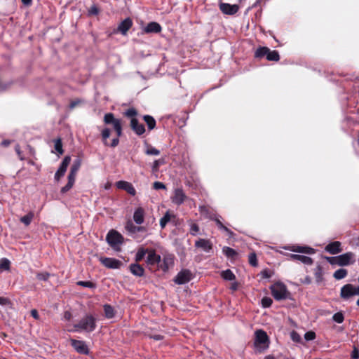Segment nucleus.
<instances>
[{"instance_id":"obj_24","label":"nucleus","mask_w":359,"mask_h":359,"mask_svg":"<svg viewBox=\"0 0 359 359\" xmlns=\"http://www.w3.org/2000/svg\"><path fill=\"white\" fill-rule=\"evenodd\" d=\"M325 250L332 255L337 254L341 251V243L339 241H334L330 243L325 247Z\"/></svg>"},{"instance_id":"obj_43","label":"nucleus","mask_w":359,"mask_h":359,"mask_svg":"<svg viewBox=\"0 0 359 359\" xmlns=\"http://www.w3.org/2000/svg\"><path fill=\"white\" fill-rule=\"evenodd\" d=\"M54 147L55 151L58 152L60 154H62L63 153L62 144L60 139H57L55 140Z\"/></svg>"},{"instance_id":"obj_35","label":"nucleus","mask_w":359,"mask_h":359,"mask_svg":"<svg viewBox=\"0 0 359 359\" xmlns=\"http://www.w3.org/2000/svg\"><path fill=\"white\" fill-rule=\"evenodd\" d=\"M347 275V271L344 269H339L334 273V278L337 280H341L345 278Z\"/></svg>"},{"instance_id":"obj_20","label":"nucleus","mask_w":359,"mask_h":359,"mask_svg":"<svg viewBox=\"0 0 359 359\" xmlns=\"http://www.w3.org/2000/svg\"><path fill=\"white\" fill-rule=\"evenodd\" d=\"M130 127H131L132 130L137 135H141L145 132L144 126L142 123H140L138 120L135 118H131Z\"/></svg>"},{"instance_id":"obj_3","label":"nucleus","mask_w":359,"mask_h":359,"mask_svg":"<svg viewBox=\"0 0 359 359\" xmlns=\"http://www.w3.org/2000/svg\"><path fill=\"white\" fill-rule=\"evenodd\" d=\"M354 258L355 255L353 252H346L335 257H329L327 259L332 264L347 266L355 262Z\"/></svg>"},{"instance_id":"obj_59","label":"nucleus","mask_w":359,"mask_h":359,"mask_svg":"<svg viewBox=\"0 0 359 359\" xmlns=\"http://www.w3.org/2000/svg\"><path fill=\"white\" fill-rule=\"evenodd\" d=\"M119 137H116V138H114L111 141V143L110 144V147H116L119 143Z\"/></svg>"},{"instance_id":"obj_19","label":"nucleus","mask_w":359,"mask_h":359,"mask_svg":"<svg viewBox=\"0 0 359 359\" xmlns=\"http://www.w3.org/2000/svg\"><path fill=\"white\" fill-rule=\"evenodd\" d=\"M285 249L294 252L305 254H313L315 252L314 249L307 246L292 245L287 248H285Z\"/></svg>"},{"instance_id":"obj_23","label":"nucleus","mask_w":359,"mask_h":359,"mask_svg":"<svg viewBox=\"0 0 359 359\" xmlns=\"http://www.w3.org/2000/svg\"><path fill=\"white\" fill-rule=\"evenodd\" d=\"M161 26L156 22H151L143 29L145 33H159L161 31Z\"/></svg>"},{"instance_id":"obj_55","label":"nucleus","mask_w":359,"mask_h":359,"mask_svg":"<svg viewBox=\"0 0 359 359\" xmlns=\"http://www.w3.org/2000/svg\"><path fill=\"white\" fill-rule=\"evenodd\" d=\"M351 357L353 359H358L359 358V349L354 346L353 350L351 353Z\"/></svg>"},{"instance_id":"obj_54","label":"nucleus","mask_w":359,"mask_h":359,"mask_svg":"<svg viewBox=\"0 0 359 359\" xmlns=\"http://www.w3.org/2000/svg\"><path fill=\"white\" fill-rule=\"evenodd\" d=\"M76 173L69 172L68 175V182L74 185L75 182Z\"/></svg>"},{"instance_id":"obj_48","label":"nucleus","mask_w":359,"mask_h":359,"mask_svg":"<svg viewBox=\"0 0 359 359\" xmlns=\"http://www.w3.org/2000/svg\"><path fill=\"white\" fill-rule=\"evenodd\" d=\"M124 114L127 117H130L131 118H135L134 116H135L137 114V111L134 108H130V109H128V110L126 111Z\"/></svg>"},{"instance_id":"obj_14","label":"nucleus","mask_w":359,"mask_h":359,"mask_svg":"<svg viewBox=\"0 0 359 359\" xmlns=\"http://www.w3.org/2000/svg\"><path fill=\"white\" fill-rule=\"evenodd\" d=\"M100 260L104 266L109 269H119L122 265V262L115 258L101 257Z\"/></svg>"},{"instance_id":"obj_42","label":"nucleus","mask_w":359,"mask_h":359,"mask_svg":"<svg viewBox=\"0 0 359 359\" xmlns=\"http://www.w3.org/2000/svg\"><path fill=\"white\" fill-rule=\"evenodd\" d=\"M109 136H110V129L108 128H104L102 131V137L104 144L105 145H107V140L109 137Z\"/></svg>"},{"instance_id":"obj_32","label":"nucleus","mask_w":359,"mask_h":359,"mask_svg":"<svg viewBox=\"0 0 359 359\" xmlns=\"http://www.w3.org/2000/svg\"><path fill=\"white\" fill-rule=\"evenodd\" d=\"M34 216V213L32 212H29L28 214L20 218V222L23 223L25 225L28 226L32 222Z\"/></svg>"},{"instance_id":"obj_36","label":"nucleus","mask_w":359,"mask_h":359,"mask_svg":"<svg viewBox=\"0 0 359 359\" xmlns=\"http://www.w3.org/2000/svg\"><path fill=\"white\" fill-rule=\"evenodd\" d=\"M269 48L267 47H260L255 52V57H262L267 55Z\"/></svg>"},{"instance_id":"obj_49","label":"nucleus","mask_w":359,"mask_h":359,"mask_svg":"<svg viewBox=\"0 0 359 359\" xmlns=\"http://www.w3.org/2000/svg\"><path fill=\"white\" fill-rule=\"evenodd\" d=\"M249 263L252 266H256L257 265V256L255 253H250L249 255Z\"/></svg>"},{"instance_id":"obj_64","label":"nucleus","mask_w":359,"mask_h":359,"mask_svg":"<svg viewBox=\"0 0 359 359\" xmlns=\"http://www.w3.org/2000/svg\"><path fill=\"white\" fill-rule=\"evenodd\" d=\"M64 318L67 320H70L72 318L71 313L69 311H65L64 314Z\"/></svg>"},{"instance_id":"obj_17","label":"nucleus","mask_w":359,"mask_h":359,"mask_svg":"<svg viewBox=\"0 0 359 359\" xmlns=\"http://www.w3.org/2000/svg\"><path fill=\"white\" fill-rule=\"evenodd\" d=\"M195 246L201 248L205 252L209 253L212 250V244L209 240L199 238L195 242Z\"/></svg>"},{"instance_id":"obj_63","label":"nucleus","mask_w":359,"mask_h":359,"mask_svg":"<svg viewBox=\"0 0 359 359\" xmlns=\"http://www.w3.org/2000/svg\"><path fill=\"white\" fill-rule=\"evenodd\" d=\"M9 303V300L5 297H0V305H7Z\"/></svg>"},{"instance_id":"obj_1","label":"nucleus","mask_w":359,"mask_h":359,"mask_svg":"<svg viewBox=\"0 0 359 359\" xmlns=\"http://www.w3.org/2000/svg\"><path fill=\"white\" fill-rule=\"evenodd\" d=\"M76 331L91 332L96 328V318L92 315H86L79 322L74 325Z\"/></svg>"},{"instance_id":"obj_12","label":"nucleus","mask_w":359,"mask_h":359,"mask_svg":"<svg viewBox=\"0 0 359 359\" xmlns=\"http://www.w3.org/2000/svg\"><path fill=\"white\" fill-rule=\"evenodd\" d=\"M126 230L129 233L133 238H137L136 234L138 232H146L147 229L144 226H138L135 225L131 221L126 222L125 225Z\"/></svg>"},{"instance_id":"obj_26","label":"nucleus","mask_w":359,"mask_h":359,"mask_svg":"<svg viewBox=\"0 0 359 359\" xmlns=\"http://www.w3.org/2000/svg\"><path fill=\"white\" fill-rule=\"evenodd\" d=\"M290 257L292 260H297L300 261L304 264L306 265H311L313 264V260L311 257L305 256V255H300L297 254H291L290 255Z\"/></svg>"},{"instance_id":"obj_53","label":"nucleus","mask_w":359,"mask_h":359,"mask_svg":"<svg viewBox=\"0 0 359 359\" xmlns=\"http://www.w3.org/2000/svg\"><path fill=\"white\" fill-rule=\"evenodd\" d=\"M316 337V334L313 332H308L305 334L304 338L307 341H311L314 339Z\"/></svg>"},{"instance_id":"obj_28","label":"nucleus","mask_w":359,"mask_h":359,"mask_svg":"<svg viewBox=\"0 0 359 359\" xmlns=\"http://www.w3.org/2000/svg\"><path fill=\"white\" fill-rule=\"evenodd\" d=\"M174 215H171L169 211H167L164 216L160 219V226L161 229H164L166 224L171 221L172 218H175Z\"/></svg>"},{"instance_id":"obj_29","label":"nucleus","mask_w":359,"mask_h":359,"mask_svg":"<svg viewBox=\"0 0 359 359\" xmlns=\"http://www.w3.org/2000/svg\"><path fill=\"white\" fill-rule=\"evenodd\" d=\"M104 316L107 318L110 319L115 316L116 311L109 304L104 305Z\"/></svg>"},{"instance_id":"obj_39","label":"nucleus","mask_w":359,"mask_h":359,"mask_svg":"<svg viewBox=\"0 0 359 359\" xmlns=\"http://www.w3.org/2000/svg\"><path fill=\"white\" fill-rule=\"evenodd\" d=\"M314 274L317 282H320L323 280V269L320 265L316 267Z\"/></svg>"},{"instance_id":"obj_11","label":"nucleus","mask_w":359,"mask_h":359,"mask_svg":"<svg viewBox=\"0 0 359 359\" xmlns=\"http://www.w3.org/2000/svg\"><path fill=\"white\" fill-rule=\"evenodd\" d=\"M71 161V157L69 156H67L62 160L58 170L55 174V180L58 182L62 177H63L67 171V168Z\"/></svg>"},{"instance_id":"obj_60","label":"nucleus","mask_w":359,"mask_h":359,"mask_svg":"<svg viewBox=\"0 0 359 359\" xmlns=\"http://www.w3.org/2000/svg\"><path fill=\"white\" fill-rule=\"evenodd\" d=\"M98 12L99 11L95 6H93L89 10V13L92 15H97L98 14Z\"/></svg>"},{"instance_id":"obj_4","label":"nucleus","mask_w":359,"mask_h":359,"mask_svg":"<svg viewBox=\"0 0 359 359\" xmlns=\"http://www.w3.org/2000/svg\"><path fill=\"white\" fill-rule=\"evenodd\" d=\"M108 244L115 250H120V245L123 243V237L118 231L111 230L106 236Z\"/></svg>"},{"instance_id":"obj_7","label":"nucleus","mask_w":359,"mask_h":359,"mask_svg":"<svg viewBox=\"0 0 359 359\" xmlns=\"http://www.w3.org/2000/svg\"><path fill=\"white\" fill-rule=\"evenodd\" d=\"M255 344L257 347L268 348L269 337L264 330H259L255 332Z\"/></svg>"},{"instance_id":"obj_33","label":"nucleus","mask_w":359,"mask_h":359,"mask_svg":"<svg viewBox=\"0 0 359 359\" xmlns=\"http://www.w3.org/2000/svg\"><path fill=\"white\" fill-rule=\"evenodd\" d=\"M266 59L269 61H278L279 59H280V56H279V54H278V51H276V50H271L269 49V53H267V55H266Z\"/></svg>"},{"instance_id":"obj_52","label":"nucleus","mask_w":359,"mask_h":359,"mask_svg":"<svg viewBox=\"0 0 359 359\" xmlns=\"http://www.w3.org/2000/svg\"><path fill=\"white\" fill-rule=\"evenodd\" d=\"M198 231H199V227L197 224H192L191 225V229H190L191 234H192L193 236H196Z\"/></svg>"},{"instance_id":"obj_25","label":"nucleus","mask_w":359,"mask_h":359,"mask_svg":"<svg viewBox=\"0 0 359 359\" xmlns=\"http://www.w3.org/2000/svg\"><path fill=\"white\" fill-rule=\"evenodd\" d=\"M129 268H130V271L134 276H137V277H142L144 276V269L140 264H138L137 263L131 264L129 266Z\"/></svg>"},{"instance_id":"obj_27","label":"nucleus","mask_w":359,"mask_h":359,"mask_svg":"<svg viewBox=\"0 0 359 359\" xmlns=\"http://www.w3.org/2000/svg\"><path fill=\"white\" fill-rule=\"evenodd\" d=\"M220 218H221V216H215L212 219L216 222V224H217V226H218V228L219 229L224 231L229 236H232L233 235V232L229 228H227L226 226H224L222 224V222L220 220Z\"/></svg>"},{"instance_id":"obj_45","label":"nucleus","mask_w":359,"mask_h":359,"mask_svg":"<svg viewBox=\"0 0 359 359\" xmlns=\"http://www.w3.org/2000/svg\"><path fill=\"white\" fill-rule=\"evenodd\" d=\"M50 276V274L47 272H41V273H38L36 274V278L39 280H43V281L48 280Z\"/></svg>"},{"instance_id":"obj_51","label":"nucleus","mask_w":359,"mask_h":359,"mask_svg":"<svg viewBox=\"0 0 359 359\" xmlns=\"http://www.w3.org/2000/svg\"><path fill=\"white\" fill-rule=\"evenodd\" d=\"M153 188L156 190H158V189H165V185L161 182H155L154 184H153Z\"/></svg>"},{"instance_id":"obj_6","label":"nucleus","mask_w":359,"mask_h":359,"mask_svg":"<svg viewBox=\"0 0 359 359\" xmlns=\"http://www.w3.org/2000/svg\"><path fill=\"white\" fill-rule=\"evenodd\" d=\"M175 256L172 254L165 253L163 255V258L158 264V267L163 272H167L170 268L174 266Z\"/></svg>"},{"instance_id":"obj_8","label":"nucleus","mask_w":359,"mask_h":359,"mask_svg":"<svg viewBox=\"0 0 359 359\" xmlns=\"http://www.w3.org/2000/svg\"><path fill=\"white\" fill-rule=\"evenodd\" d=\"M353 295H359V286L355 287L351 284H346L341 287V298L347 299Z\"/></svg>"},{"instance_id":"obj_10","label":"nucleus","mask_w":359,"mask_h":359,"mask_svg":"<svg viewBox=\"0 0 359 359\" xmlns=\"http://www.w3.org/2000/svg\"><path fill=\"white\" fill-rule=\"evenodd\" d=\"M70 343L77 353L83 355H88L89 349L85 341L76 339H71Z\"/></svg>"},{"instance_id":"obj_2","label":"nucleus","mask_w":359,"mask_h":359,"mask_svg":"<svg viewBox=\"0 0 359 359\" xmlns=\"http://www.w3.org/2000/svg\"><path fill=\"white\" fill-rule=\"evenodd\" d=\"M271 294L276 300L280 301L286 299L290 296L286 285L281 283L277 282L270 287Z\"/></svg>"},{"instance_id":"obj_47","label":"nucleus","mask_w":359,"mask_h":359,"mask_svg":"<svg viewBox=\"0 0 359 359\" xmlns=\"http://www.w3.org/2000/svg\"><path fill=\"white\" fill-rule=\"evenodd\" d=\"M273 303L272 299L270 297H264L262 299V305L264 308H268L271 306Z\"/></svg>"},{"instance_id":"obj_30","label":"nucleus","mask_w":359,"mask_h":359,"mask_svg":"<svg viewBox=\"0 0 359 359\" xmlns=\"http://www.w3.org/2000/svg\"><path fill=\"white\" fill-rule=\"evenodd\" d=\"M143 119L146 122L149 130H151L155 128L156 121L151 116L144 115Z\"/></svg>"},{"instance_id":"obj_62","label":"nucleus","mask_w":359,"mask_h":359,"mask_svg":"<svg viewBox=\"0 0 359 359\" xmlns=\"http://www.w3.org/2000/svg\"><path fill=\"white\" fill-rule=\"evenodd\" d=\"M79 103H80V100H73L69 104V108L72 109L76 106H77Z\"/></svg>"},{"instance_id":"obj_61","label":"nucleus","mask_w":359,"mask_h":359,"mask_svg":"<svg viewBox=\"0 0 359 359\" xmlns=\"http://www.w3.org/2000/svg\"><path fill=\"white\" fill-rule=\"evenodd\" d=\"M31 316L36 320L39 319V315L36 309H32L31 311Z\"/></svg>"},{"instance_id":"obj_34","label":"nucleus","mask_w":359,"mask_h":359,"mask_svg":"<svg viewBox=\"0 0 359 359\" xmlns=\"http://www.w3.org/2000/svg\"><path fill=\"white\" fill-rule=\"evenodd\" d=\"M222 252L229 258H233L236 255V252L231 248L225 246L222 248Z\"/></svg>"},{"instance_id":"obj_15","label":"nucleus","mask_w":359,"mask_h":359,"mask_svg":"<svg viewBox=\"0 0 359 359\" xmlns=\"http://www.w3.org/2000/svg\"><path fill=\"white\" fill-rule=\"evenodd\" d=\"M116 187L118 189L126 191L130 195L135 196L136 194V190L133 184L126 181H118L116 183Z\"/></svg>"},{"instance_id":"obj_37","label":"nucleus","mask_w":359,"mask_h":359,"mask_svg":"<svg viewBox=\"0 0 359 359\" xmlns=\"http://www.w3.org/2000/svg\"><path fill=\"white\" fill-rule=\"evenodd\" d=\"M147 252L148 249H144L143 248H140L135 255V261H142Z\"/></svg>"},{"instance_id":"obj_58","label":"nucleus","mask_w":359,"mask_h":359,"mask_svg":"<svg viewBox=\"0 0 359 359\" xmlns=\"http://www.w3.org/2000/svg\"><path fill=\"white\" fill-rule=\"evenodd\" d=\"M15 150L20 160H24V156L22 155V152L20 151V147L18 144H16L15 147Z\"/></svg>"},{"instance_id":"obj_46","label":"nucleus","mask_w":359,"mask_h":359,"mask_svg":"<svg viewBox=\"0 0 359 359\" xmlns=\"http://www.w3.org/2000/svg\"><path fill=\"white\" fill-rule=\"evenodd\" d=\"M145 153L147 155L158 156L160 154V151L154 147H150L146 150Z\"/></svg>"},{"instance_id":"obj_38","label":"nucleus","mask_w":359,"mask_h":359,"mask_svg":"<svg viewBox=\"0 0 359 359\" xmlns=\"http://www.w3.org/2000/svg\"><path fill=\"white\" fill-rule=\"evenodd\" d=\"M81 159L79 158H76L72 165L71 166V168H70V172H74V173H77V172L79 171L80 167H81Z\"/></svg>"},{"instance_id":"obj_16","label":"nucleus","mask_w":359,"mask_h":359,"mask_svg":"<svg viewBox=\"0 0 359 359\" xmlns=\"http://www.w3.org/2000/svg\"><path fill=\"white\" fill-rule=\"evenodd\" d=\"M220 11L226 15H233L238 11V6L236 4H229L227 3H221L219 4Z\"/></svg>"},{"instance_id":"obj_31","label":"nucleus","mask_w":359,"mask_h":359,"mask_svg":"<svg viewBox=\"0 0 359 359\" xmlns=\"http://www.w3.org/2000/svg\"><path fill=\"white\" fill-rule=\"evenodd\" d=\"M221 276L226 280H233L236 279L235 275L230 269L222 271L221 273Z\"/></svg>"},{"instance_id":"obj_40","label":"nucleus","mask_w":359,"mask_h":359,"mask_svg":"<svg viewBox=\"0 0 359 359\" xmlns=\"http://www.w3.org/2000/svg\"><path fill=\"white\" fill-rule=\"evenodd\" d=\"M10 268V261L6 258L0 260V271H7Z\"/></svg>"},{"instance_id":"obj_21","label":"nucleus","mask_w":359,"mask_h":359,"mask_svg":"<svg viewBox=\"0 0 359 359\" xmlns=\"http://www.w3.org/2000/svg\"><path fill=\"white\" fill-rule=\"evenodd\" d=\"M132 25V20L130 18H127L118 25L117 31L121 33L123 35H126Z\"/></svg>"},{"instance_id":"obj_22","label":"nucleus","mask_w":359,"mask_h":359,"mask_svg":"<svg viewBox=\"0 0 359 359\" xmlns=\"http://www.w3.org/2000/svg\"><path fill=\"white\" fill-rule=\"evenodd\" d=\"M148 255L147 257V263L149 265L158 264L161 261L160 255H157L154 250H148Z\"/></svg>"},{"instance_id":"obj_50","label":"nucleus","mask_w":359,"mask_h":359,"mask_svg":"<svg viewBox=\"0 0 359 359\" xmlns=\"http://www.w3.org/2000/svg\"><path fill=\"white\" fill-rule=\"evenodd\" d=\"M272 271L269 269H264L261 272V276L263 278H269L272 276Z\"/></svg>"},{"instance_id":"obj_5","label":"nucleus","mask_w":359,"mask_h":359,"mask_svg":"<svg viewBox=\"0 0 359 359\" xmlns=\"http://www.w3.org/2000/svg\"><path fill=\"white\" fill-rule=\"evenodd\" d=\"M104 122L105 124L111 125L113 126L118 137H120L122 135L121 120L116 118L112 113H107L104 115Z\"/></svg>"},{"instance_id":"obj_9","label":"nucleus","mask_w":359,"mask_h":359,"mask_svg":"<svg viewBox=\"0 0 359 359\" xmlns=\"http://www.w3.org/2000/svg\"><path fill=\"white\" fill-rule=\"evenodd\" d=\"M192 278V274L189 270L184 269L180 271L174 278V282L177 285H183L189 282Z\"/></svg>"},{"instance_id":"obj_18","label":"nucleus","mask_w":359,"mask_h":359,"mask_svg":"<svg viewBox=\"0 0 359 359\" xmlns=\"http://www.w3.org/2000/svg\"><path fill=\"white\" fill-rule=\"evenodd\" d=\"M145 210L142 207L137 208L133 213V220L136 224L141 225L144 221Z\"/></svg>"},{"instance_id":"obj_44","label":"nucleus","mask_w":359,"mask_h":359,"mask_svg":"<svg viewBox=\"0 0 359 359\" xmlns=\"http://www.w3.org/2000/svg\"><path fill=\"white\" fill-rule=\"evenodd\" d=\"M332 319L337 323H341L344 321V318L342 313L337 312L333 315Z\"/></svg>"},{"instance_id":"obj_13","label":"nucleus","mask_w":359,"mask_h":359,"mask_svg":"<svg viewBox=\"0 0 359 359\" xmlns=\"http://www.w3.org/2000/svg\"><path fill=\"white\" fill-rule=\"evenodd\" d=\"M186 198L187 196L182 188L175 189L174 190L173 195L171 197L172 202L177 205H182Z\"/></svg>"},{"instance_id":"obj_56","label":"nucleus","mask_w":359,"mask_h":359,"mask_svg":"<svg viewBox=\"0 0 359 359\" xmlns=\"http://www.w3.org/2000/svg\"><path fill=\"white\" fill-rule=\"evenodd\" d=\"M72 187H73L72 184L67 182V184L61 189V193L65 194V193L67 192L72 188Z\"/></svg>"},{"instance_id":"obj_41","label":"nucleus","mask_w":359,"mask_h":359,"mask_svg":"<svg viewBox=\"0 0 359 359\" xmlns=\"http://www.w3.org/2000/svg\"><path fill=\"white\" fill-rule=\"evenodd\" d=\"M77 285L84 287H88V288H91V289H94L96 287V285L91 281L80 280V281L77 282Z\"/></svg>"},{"instance_id":"obj_57","label":"nucleus","mask_w":359,"mask_h":359,"mask_svg":"<svg viewBox=\"0 0 359 359\" xmlns=\"http://www.w3.org/2000/svg\"><path fill=\"white\" fill-rule=\"evenodd\" d=\"M160 164H161V162L159 160L154 161V162L153 163V165H152V170L154 172L158 171Z\"/></svg>"}]
</instances>
